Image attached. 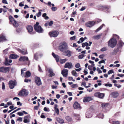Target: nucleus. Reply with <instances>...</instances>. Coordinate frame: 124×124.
<instances>
[{
	"instance_id": "nucleus-1",
	"label": "nucleus",
	"mask_w": 124,
	"mask_h": 124,
	"mask_svg": "<svg viewBox=\"0 0 124 124\" xmlns=\"http://www.w3.org/2000/svg\"><path fill=\"white\" fill-rule=\"evenodd\" d=\"M39 23L37 22L34 25V28L35 31L39 33L43 32L44 30L42 27L39 25Z\"/></svg>"
},
{
	"instance_id": "nucleus-2",
	"label": "nucleus",
	"mask_w": 124,
	"mask_h": 124,
	"mask_svg": "<svg viewBox=\"0 0 124 124\" xmlns=\"http://www.w3.org/2000/svg\"><path fill=\"white\" fill-rule=\"evenodd\" d=\"M117 43L116 39L114 38H112L108 42V46L110 47L113 48L116 45Z\"/></svg>"
},
{
	"instance_id": "nucleus-3",
	"label": "nucleus",
	"mask_w": 124,
	"mask_h": 124,
	"mask_svg": "<svg viewBox=\"0 0 124 124\" xmlns=\"http://www.w3.org/2000/svg\"><path fill=\"white\" fill-rule=\"evenodd\" d=\"M68 48V46L67 43L63 41L60 44V45L59 46V49L62 52H63L64 50Z\"/></svg>"
},
{
	"instance_id": "nucleus-4",
	"label": "nucleus",
	"mask_w": 124,
	"mask_h": 124,
	"mask_svg": "<svg viewBox=\"0 0 124 124\" xmlns=\"http://www.w3.org/2000/svg\"><path fill=\"white\" fill-rule=\"evenodd\" d=\"M9 19L10 24H12L14 27H17L19 26V24L14 19L12 16H10Z\"/></svg>"
},
{
	"instance_id": "nucleus-5",
	"label": "nucleus",
	"mask_w": 124,
	"mask_h": 124,
	"mask_svg": "<svg viewBox=\"0 0 124 124\" xmlns=\"http://www.w3.org/2000/svg\"><path fill=\"white\" fill-rule=\"evenodd\" d=\"M17 82L15 80H11L9 81L8 83L9 88L11 89L14 88L15 86L16 85Z\"/></svg>"
},
{
	"instance_id": "nucleus-6",
	"label": "nucleus",
	"mask_w": 124,
	"mask_h": 124,
	"mask_svg": "<svg viewBox=\"0 0 124 124\" xmlns=\"http://www.w3.org/2000/svg\"><path fill=\"white\" fill-rule=\"evenodd\" d=\"M28 94V92L26 90L23 89L19 92L18 95L21 96H27Z\"/></svg>"
},
{
	"instance_id": "nucleus-7",
	"label": "nucleus",
	"mask_w": 124,
	"mask_h": 124,
	"mask_svg": "<svg viewBox=\"0 0 124 124\" xmlns=\"http://www.w3.org/2000/svg\"><path fill=\"white\" fill-rule=\"evenodd\" d=\"M35 82L38 86H40L42 84L40 78L38 77H35Z\"/></svg>"
},
{
	"instance_id": "nucleus-8",
	"label": "nucleus",
	"mask_w": 124,
	"mask_h": 124,
	"mask_svg": "<svg viewBox=\"0 0 124 124\" xmlns=\"http://www.w3.org/2000/svg\"><path fill=\"white\" fill-rule=\"evenodd\" d=\"M58 31H54L52 32H50L49 34L51 37H56L58 34Z\"/></svg>"
},
{
	"instance_id": "nucleus-9",
	"label": "nucleus",
	"mask_w": 124,
	"mask_h": 124,
	"mask_svg": "<svg viewBox=\"0 0 124 124\" xmlns=\"http://www.w3.org/2000/svg\"><path fill=\"white\" fill-rule=\"evenodd\" d=\"M94 96L100 99H103L104 96V94L100 92H97L94 93Z\"/></svg>"
},
{
	"instance_id": "nucleus-10",
	"label": "nucleus",
	"mask_w": 124,
	"mask_h": 124,
	"mask_svg": "<svg viewBox=\"0 0 124 124\" xmlns=\"http://www.w3.org/2000/svg\"><path fill=\"white\" fill-rule=\"evenodd\" d=\"M19 60L21 62H24L25 61H28L29 63L28 65L30 64V61L29 60L28 57L27 56H21L20 57Z\"/></svg>"
},
{
	"instance_id": "nucleus-11",
	"label": "nucleus",
	"mask_w": 124,
	"mask_h": 124,
	"mask_svg": "<svg viewBox=\"0 0 124 124\" xmlns=\"http://www.w3.org/2000/svg\"><path fill=\"white\" fill-rule=\"evenodd\" d=\"M27 29V30L28 32L31 34H33L34 33L32 32L33 30V28L31 25H28L26 27Z\"/></svg>"
},
{
	"instance_id": "nucleus-12",
	"label": "nucleus",
	"mask_w": 124,
	"mask_h": 124,
	"mask_svg": "<svg viewBox=\"0 0 124 124\" xmlns=\"http://www.w3.org/2000/svg\"><path fill=\"white\" fill-rule=\"evenodd\" d=\"M9 71L8 67H0V72L6 73Z\"/></svg>"
},
{
	"instance_id": "nucleus-13",
	"label": "nucleus",
	"mask_w": 124,
	"mask_h": 124,
	"mask_svg": "<svg viewBox=\"0 0 124 124\" xmlns=\"http://www.w3.org/2000/svg\"><path fill=\"white\" fill-rule=\"evenodd\" d=\"M100 9L103 10H105L107 12L110 11V7L106 6H100Z\"/></svg>"
},
{
	"instance_id": "nucleus-14",
	"label": "nucleus",
	"mask_w": 124,
	"mask_h": 124,
	"mask_svg": "<svg viewBox=\"0 0 124 124\" xmlns=\"http://www.w3.org/2000/svg\"><path fill=\"white\" fill-rule=\"evenodd\" d=\"M95 23V22L93 21H90L86 23L85 25L87 27L90 28L93 26Z\"/></svg>"
},
{
	"instance_id": "nucleus-15",
	"label": "nucleus",
	"mask_w": 124,
	"mask_h": 124,
	"mask_svg": "<svg viewBox=\"0 0 124 124\" xmlns=\"http://www.w3.org/2000/svg\"><path fill=\"white\" fill-rule=\"evenodd\" d=\"M92 100L93 99L91 97H85L84 98L83 102H88Z\"/></svg>"
},
{
	"instance_id": "nucleus-16",
	"label": "nucleus",
	"mask_w": 124,
	"mask_h": 124,
	"mask_svg": "<svg viewBox=\"0 0 124 124\" xmlns=\"http://www.w3.org/2000/svg\"><path fill=\"white\" fill-rule=\"evenodd\" d=\"M48 70L49 73L50 74L49 76V77H51L55 75V74L53 73V70L52 69L49 68L48 69Z\"/></svg>"
},
{
	"instance_id": "nucleus-17",
	"label": "nucleus",
	"mask_w": 124,
	"mask_h": 124,
	"mask_svg": "<svg viewBox=\"0 0 124 124\" xmlns=\"http://www.w3.org/2000/svg\"><path fill=\"white\" fill-rule=\"evenodd\" d=\"M73 65L72 63L70 62H68L65 63L64 67L65 68H68L69 69H71Z\"/></svg>"
},
{
	"instance_id": "nucleus-18",
	"label": "nucleus",
	"mask_w": 124,
	"mask_h": 124,
	"mask_svg": "<svg viewBox=\"0 0 124 124\" xmlns=\"http://www.w3.org/2000/svg\"><path fill=\"white\" fill-rule=\"evenodd\" d=\"M71 52L70 51L67 50L64 52L63 53V54L70 57L71 56Z\"/></svg>"
},
{
	"instance_id": "nucleus-19",
	"label": "nucleus",
	"mask_w": 124,
	"mask_h": 124,
	"mask_svg": "<svg viewBox=\"0 0 124 124\" xmlns=\"http://www.w3.org/2000/svg\"><path fill=\"white\" fill-rule=\"evenodd\" d=\"M68 70H67L65 69L62 70V74L64 77H66L68 74Z\"/></svg>"
},
{
	"instance_id": "nucleus-20",
	"label": "nucleus",
	"mask_w": 124,
	"mask_h": 124,
	"mask_svg": "<svg viewBox=\"0 0 124 124\" xmlns=\"http://www.w3.org/2000/svg\"><path fill=\"white\" fill-rule=\"evenodd\" d=\"M73 106L74 108L75 109L80 108V104L77 102H75L73 104Z\"/></svg>"
},
{
	"instance_id": "nucleus-21",
	"label": "nucleus",
	"mask_w": 124,
	"mask_h": 124,
	"mask_svg": "<svg viewBox=\"0 0 124 124\" xmlns=\"http://www.w3.org/2000/svg\"><path fill=\"white\" fill-rule=\"evenodd\" d=\"M12 60L11 59H8V58H6L4 64L5 65L8 66L10 65L9 63H11Z\"/></svg>"
},
{
	"instance_id": "nucleus-22",
	"label": "nucleus",
	"mask_w": 124,
	"mask_h": 124,
	"mask_svg": "<svg viewBox=\"0 0 124 124\" xmlns=\"http://www.w3.org/2000/svg\"><path fill=\"white\" fill-rule=\"evenodd\" d=\"M29 115H27L24 116V117L23 122L25 123H29L30 122V120L29 118Z\"/></svg>"
},
{
	"instance_id": "nucleus-23",
	"label": "nucleus",
	"mask_w": 124,
	"mask_h": 124,
	"mask_svg": "<svg viewBox=\"0 0 124 124\" xmlns=\"http://www.w3.org/2000/svg\"><path fill=\"white\" fill-rule=\"evenodd\" d=\"M18 51L20 53H21L23 55H25L28 54L26 50L23 49L22 50H21L20 49H18Z\"/></svg>"
},
{
	"instance_id": "nucleus-24",
	"label": "nucleus",
	"mask_w": 124,
	"mask_h": 124,
	"mask_svg": "<svg viewBox=\"0 0 124 124\" xmlns=\"http://www.w3.org/2000/svg\"><path fill=\"white\" fill-rule=\"evenodd\" d=\"M52 55L55 58L56 62H58L59 61L60 57L57 55L55 54L54 53H52Z\"/></svg>"
},
{
	"instance_id": "nucleus-25",
	"label": "nucleus",
	"mask_w": 124,
	"mask_h": 124,
	"mask_svg": "<svg viewBox=\"0 0 124 124\" xmlns=\"http://www.w3.org/2000/svg\"><path fill=\"white\" fill-rule=\"evenodd\" d=\"M124 43L121 40L120 41L118 42L117 45L118 47V48H121L124 45Z\"/></svg>"
},
{
	"instance_id": "nucleus-26",
	"label": "nucleus",
	"mask_w": 124,
	"mask_h": 124,
	"mask_svg": "<svg viewBox=\"0 0 124 124\" xmlns=\"http://www.w3.org/2000/svg\"><path fill=\"white\" fill-rule=\"evenodd\" d=\"M56 120L59 123L61 124H63L64 123V121L63 119L59 117H57L56 118Z\"/></svg>"
},
{
	"instance_id": "nucleus-27",
	"label": "nucleus",
	"mask_w": 124,
	"mask_h": 124,
	"mask_svg": "<svg viewBox=\"0 0 124 124\" xmlns=\"http://www.w3.org/2000/svg\"><path fill=\"white\" fill-rule=\"evenodd\" d=\"M17 55L14 54H11L9 56V58L12 59H15L17 58Z\"/></svg>"
},
{
	"instance_id": "nucleus-28",
	"label": "nucleus",
	"mask_w": 124,
	"mask_h": 124,
	"mask_svg": "<svg viewBox=\"0 0 124 124\" xmlns=\"http://www.w3.org/2000/svg\"><path fill=\"white\" fill-rule=\"evenodd\" d=\"M112 94L113 97L116 98L118 95V93L117 92H113L112 93Z\"/></svg>"
},
{
	"instance_id": "nucleus-29",
	"label": "nucleus",
	"mask_w": 124,
	"mask_h": 124,
	"mask_svg": "<svg viewBox=\"0 0 124 124\" xmlns=\"http://www.w3.org/2000/svg\"><path fill=\"white\" fill-rule=\"evenodd\" d=\"M6 38L5 36L1 35L0 36V42H2L6 40Z\"/></svg>"
},
{
	"instance_id": "nucleus-30",
	"label": "nucleus",
	"mask_w": 124,
	"mask_h": 124,
	"mask_svg": "<svg viewBox=\"0 0 124 124\" xmlns=\"http://www.w3.org/2000/svg\"><path fill=\"white\" fill-rule=\"evenodd\" d=\"M119 48H118H118L115 49L114 50V52H113L111 53V54L113 55L116 54V53L118 51Z\"/></svg>"
},
{
	"instance_id": "nucleus-31",
	"label": "nucleus",
	"mask_w": 124,
	"mask_h": 124,
	"mask_svg": "<svg viewBox=\"0 0 124 124\" xmlns=\"http://www.w3.org/2000/svg\"><path fill=\"white\" fill-rule=\"evenodd\" d=\"M31 75L30 72L29 71H27L26 72L25 77L26 78H28Z\"/></svg>"
},
{
	"instance_id": "nucleus-32",
	"label": "nucleus",
	"mask_w": 124,
	"mask_h": 124,
	"mask_svg": "<svg viewBox=\"0 0 124 124\" xmlns=\"http://www.w3.org/2000/svg\"><path fill=\"white\" fill-rule=\"evenodd\" d=\"M109 104L108 103H104L102 104V106L103 108H106L108 106Z\"/></svg>"
},
{
	"instance_id": "nucleus-33",
	"label": "nucleus",
	"mask_w": 124,
	"mask_h": 124,
	"mask_svg": "<svg viewBox=\"0 0 124 124\" xmlns=\"http://www.w3.org/2000/svg\"><path fill=\"white\" fill-rule=\"evenodd\" d=\"M92 116V115L88 112H86V117L87 118H90Z\"/></svg>"
},
{
	"instance_id": "nucleus-34",
	"label": "nucleus",
	"mask_w": 124,
	"mask_h": 124,
	"mask_svg": "<svg viewBox=\"0 0 124 124\" xmlns=\"http://www.w3.org/2000/svg\"><path fill=\"white\" fill-rule=\"evenodd\" d=\"M103 26H105L104 24H103L101 26L95 30V32H98L102 28Z\"/></svg>"
},
{
	"instance_id": "nucleus-35",
	"label": "nucleus",
	"mask_w": 124,
	"mask_h": 124,
	"mask_svg": "<svg viewBox=\"0 0 124 124\" xmlns=\"http://www.w3.org/2000/svg\"><path fill=\"white\" fill-rule=\"evenodd\" d=\"M71 73L72 75L75 77H77L78 76L77 73L76 71L74 70H72V71Z\"/></svg>"
},
{
	"instance_id": "nucleus-36",
	"label": "nucleus",
	"mask_w": 124,
	"mask_h": 124,
	"mask_svg": "<svg viewBox=\"0 0 124 124\" xmlns=\"http://www.w3.org/2000/svg\"><path fill=\"white\" fill-rule=\"evenodd\" d=\"M26 70V68H24L21 69V74L22 76H23L24 74V73L23 72L25 71Z\"/></svg>"
},
{
	"instance_id": "nucleus-37",
	"label": "nucleus",
	"mask_w": 124,
	"mask_h": 124,
	"mask_svg": "<svg viewBox=\"0 0 124 124\" xmlns=\"http://www.w3.org/2000/svg\"><path fill=\"white\" fill-rule=\"evenodd\" d=\"M84 41V39L83 38V37H81L80 38L79 40L77 42L78 44H80L81 43Z\"/></svg>"
},
{
	"instance_id": "nucleus-38",
	"label": "nucleus",
	"mask_w": 124,
	"mask_h": 124,
	"mask_svg": "<svg viewBox=\"0 0 124 124\" xmlns=\"http://www.w3.org/2000/svg\"><path fill=\"white\" fill-rule=\"evenodd\" d=\"M97 117L99 118L102 119L103 118V115L102 113H100L99 115H97Z\"/></svg>"
},
{
	"instance_id": "nucleus-39",
	"label": "nucleus",
	"mask_w": 124,
	"mask_h": 124,
	"mask_svg": "<svg viewBox=\"0 0 124 124\" xmlns=\"http://www.w3.org/2000/svg\"><path fill=\"white\" fill-rule=\"evenodd\" d=\"M100 37V35H97L93 37V38L94 39H99Z\"/></svg>"
},
{
	"instance_id": "nucleus-40",
	"label": "nucleus",
	"mask_w": 124,
	"mask_h": 124,
	"mask_svg": "<svg viewBox=\"0 0 124 124\" xmlns=\"http://www.w3.org/2000/svg\"><path fill=\"white\" fill-rule=\"evenodd\" d=\"M108 50L107 48L106 47H104L100 49L101 51L104 52Z\"/></svg>"
},
{
	"instance_id": "nucleus-41",
	"label": "nucleus",
	"mask_w": 124,
	"mask_h": 124,
	"mask_svg": "<svg viewBox=\"0 0 124 124\" xmlns=\"http://www.w3.org/2000/svg\"><path fill=\"white\" fill-rule=\"evenodd\" d=\"M65 118L67 120L68 122H70L71 120V118L69 116H66Z\"/></svg>"
},
{
	"instance_id": "nucleus-42",
	"label": "nucleus",
	"mask_w": 124,
	"mask_h": 124,
	"mask_svg": "<svg viewBox=\"0 0 124 124\" xmlns=\"http://www.w3.org/2000/svg\"><path fill=\"white\" fill-rule=\"evenodd\" d=\"M88 46V43L87 42L83 43L82 44V47H84L85 46Z\"/></svg>"
},
{
	"instance_id": "nucleus-43",
	"label": "nucleus",
	"mask_w": 124,
	"mask_h": 124,
	"mask_svg": "<svg viewBox=\"0 0 124 124\" xmlns=\"http://www.w3.org/2000/svg\"><path fill=\"white\" fill-rule=\"evenodd\" d=\"M67 60L66 59L61 60H60V63L62 64L65 63L66 61Z\"/></svg>"
},
{
	"instance_id": "nucleus-44",
	"label": "nucleus",
	"mask_w": 124,
	"mask_h": 124,
	"mask_svg": "<svg viewBox=\"0 0 124 124\" xmlns=\"http://www.w3.org/2000/svg\"><path fill=\"white\" fill-rule=\"evenodd\" d=\"M85 56L84 54H81L79 55L78 56V58L79 59H81L83 58Z\"/></svg>"
},
{
	"instance_id": "nucleus-45",
	"label": "nucleus",
	"mask_w": 124,
	"mask_h": 124,
	"mask_svg": "<svg viewBox=\"0 0 124 124\" xmlns=\"http://www.w3.org/2000/svg\"><path fill=\"white\" fill-rule=\"evenodd\" d=\"M44 110L46 112H49L50 111V110L49 108L45 107L44 108Z\"/></svg>"
},
{
	"instance_id": "nucleus-46",
	"label": "nucleus",
	"mask_w": 124,
	"mask_h": 124,
	"mask_svg": "<svg viewBox=\"0 0 124 124\" xmlns=\"http://www.w3.org/2000/svg\"><path fill=\"white\" fill-rule=\"evenodd\" d=\"M114 86H115L117 87L118 88H119L121 87V85H118L117 84H115Z\"/></svg>"
},
{
	"instance_id": "nucleus-47",
	"label": "nucleus",
	"mask_w": 124,
	"mask_h": 124,
	"mask_svg": "<svg viewBox=\"0 0 124 124\" xmlns=\"http://www.w3.org/2000/svg\"><path fill=\"white\" fill-rule=\"evenodd\" d=\"M41 15V13L39 11L38 13L36 14V16L38 17H39Z\"/></svg>"
},
{
	"instance_id": "nucleus-48",
	"label": "nucleus",
	"mask_w": 124,
	"mask_h": 124,
	"mask_svg": "<svg viewBox=\"0 0 124 124\" xmlns=\"http://www.w3.org/2000/svg\"><path fill=\"white\" fill-rule=\"evenodd\" d=\"M38 54L37 53H36L34 55V58L36 59V60H37L38 59Z\"/></svg>"
},
{
	"instance_id": "nucleus-49",
	"label": "nucleus",
	"mask_w": 124,
	"mask_h": 124,
	"mask_svg": "<svg viewBox=\"0 0 124 124\" xmlns=\"http://www.w3.org/2000/svg\"><path fill=\"white\" fill-rule=\"evenodd\" d=\"M120 122L118 121H113L112 122V124H119Z\"/></svg>"
},
{
	"instance_id": "nucleus-50",
	"label": "nucleus",
	"mask_w": 124,
	"mask_h": 124,
	"mask_svg": "<svg viewBox=\"0 0 124 124\" xmlns=\"http://www.w3.org/2000/svg\"><path fill=\"white\" fill-rule=\"evenodd\" d=\"M105 85L106 86H109V87H111L112 86V84L108 83L105 84Z\"/></svg>"
},
{
	"instance_id": "nucleus-51",
	"label": "nucleus",
	"mask_w": 124,
	"mask_h": 124,
	"mask_svg": "<svg viewBox=\"0 0 124 124\" xmlns=\"http://www.w3.org/2000/svg\"><path fill=\"white\" fill-rule=\"evenodd\" d=\"M80 64L78 63H77L75 65V67L76 68H78L80 67Z\"/></svg>"
},
{
	"instance_id": "nucleus-52",
	"label": "nucleus",
	"mask_w": 124,
	"mask_h": 124,
	"mask_svg": "<svg viewBox=\"0 0 124 124\" xmlns=\"http://www.w3.org/2000/svg\"><path fill=\"white\" fill-rule=\"evenodd\" d=\"M114 73V71L113 70H109L108 72V74L109 75L111 74L112 73Z\"/></svg>"
},
{
	"instance_id": "nucleus-53",
	"label": "nucleus",
	"mask_w": 124,
	"mask_h": 124,
	"mask_svg": "<svg viewBox=\"0 0 124 124\" xmlns=\"http://www.w3.org/2000/svg\"><path fill=\"white\" fill-rule=\"evenodd\" d=\"M78 86V85L77 84H73L71 85V87L73 88H74Z\"/></svg>"
},
{
	"instance_id": "nucleus-54",
	"label": "nucleus",
	"mask_w": 124,
	"mask_h": 124,
	"mask_svg": "<svg viewBox=\"0 0 124 124\" xmlns=\"http://www.w3.org/2000/svg\"><path fill=\"white\" fill-rule=\"evenodd\" d=\"M57 9V8L55 7H52L51 8V9L53 11H55Z\"/></svg>"
},
{
	"instance_id": "nucleus-55",
	"label": "nucleus",
	"mask_w": 124,
	"mask_h": 124,
	"mask_svg": "<svg viewBox=\"0 0 124 124\" xmlns=\"http://www.w3.org/2000/svg\"><path fill=\"white\" fill-rule=\"evenodd\" d=\"M17 114L19 116H22L23 115V114L22 112H18Z\"/></svg>"
},
{
	"instance_id": "nucleus-56",
	"label": "nucleus",
	"mask_w": 124,
	"mask_h": 124,
	"mask_svg": "<svg viewBox=\"0 0 124 124\" xmlns=\"http://www.w3.org/2000/svg\"><path fill=\"white\" fill-rule=\"evenodd\" d=\"M48 25L49 26H52L53 24V22L52 21H50L49 23H48Z\"/></svg>"
},
{
	"instance_id": "nucleus-57",
	"label": "nucleus",
	"mask_w": 124,
	"mask_h": 124,
	"mask_svg": "<svg viewBox=\"0 0 124 124\" xmlns=\"http://www.w3.org/2000/svg\"><path fill=\"white\" fill-rule=\"evenodd\" d=\"M76 36H74L73 37H71L70 38V39L71 40H74L75 39Z\"/></svg>"
},
{
	"instance_id": "nucleus-58",
	"label": "nucleus",
	"mask_w": 124,
	"mask_h": 124,
	"mask_svg": "<svg viewBox=\"0 0 124 124\" xmlns=\"http://www.w3.org/2000/svg\"><path fill=\"white\" fill-rule=\"evenodd\" d=\"M31 80L29 79H25L24 80V82H28V81L31 82Z\"/></svg>"
},
{
	"instance_id": "nucleus-59",
	"label": "nucleus",
	"mask_w": 124,
	"mask_h": 124,
	"mask_svg": "<svg viewBox=\"0 0 124 124\" xmlns=\"http://www.w3.org/2000/svg\"><path fill=\"white\" fill-rule=\"evenodd\" d=\"M16 31L18 32H20L22 30L21 28H18L16 29Z\"/></svg>"
},
{
	"instance_id": "nucleus-60",
	"label": "nucleus",
	"mask_w": 124,
	"mask_h": 124,
	"mask_svg": "<svg viewBox=\"0 0 124 124\" xmlns=\"http://www.w3.org/2000/svg\"><path fill=\"white\" fill-rule=\"evenodd\" d=\"M2 2L4 4H8V3L6 0H2Z\"/></svg>"
},
{
	"instance_id": "nucleus-61",
	"label": "nucleus",
	"mask_w": 124,
	"mask_h": 124,
	"mask_svg": "<svg viewBox=\"0 0 124 124\" xmlns=\"http://www.w3.org/2000/svg\"><path fill=\"white\" fill-rule=\"evenodd\" d=\"M105 62V61L104 60H103L99 62H98V63L99 64H101V63H104Z\"/></svg>"
},
{
	"instance_id": "nucleus-62",
	"label": "nucleus",
	"mask_w": 124,
	"mask_h": 124,
	"mask_svg": "<svg viewBox=\"0 0 124 124\" xmlns=\"http://www.w3.org/2000/svg\"><path fill=\"white\" fill-rule=\"evenodd\" d=\"M87 69H85L84 72L85 73V75H86L88 73L87 72Z\"/></svg>"
},
{
	"instance_id": "nucleus-63",
	"label": "nucleus",
	"mask_w": 124,
	"mask_h": 124,
	"mask_svg": "<svg viewBox=\"0 0 124 124\" xmlns=\"http://www.w3.org/2000/svg\"><path fill=\"white\" fill-rule=\"evenodd\" d=\"M67 93L69 96H72L73 95L72 93L71 92H67Z\"/></svg>"
},
{
	"instance_id": "nucleus-64",
	"label": "nucleus",
	"mask_w": 124,
	"mask_h": 124,
	"mask_svg": "<svg viewBox=\"0 0 124 124\" xmlns=\"http://www.w3.org/2000/svg\"><path fill=\"white\" fill-rule=\"evenodd\" d=\"M55 110V112L57 114H59V111L58 109H57Z\"/></svg>"
}]
</instances>
